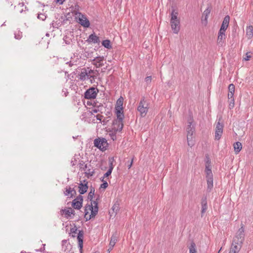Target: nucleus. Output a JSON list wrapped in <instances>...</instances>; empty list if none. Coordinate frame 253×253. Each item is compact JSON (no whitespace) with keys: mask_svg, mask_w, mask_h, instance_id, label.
<instances>
[{"mask_svg":"<svg viewBox=\"0 0 253 253\" xmlns=\"http://www.w3.org/2000/svg\"><path fill=\"white\" fill-rule=\"evenodd\" d=\"M123 102V97L119 98L117 101V107L116 108H120V107H122Z\"/></svg>","mask_w":253,"mask_h":253,"instance_id":"obj_37","label":"nucleus"},{"mask_svg":"<svg viewBox=\"0 0 253 253\" xmlns=\"http://www.w3.org/2000/svg\"><path fill=\"white\" fill-rule=\"evenodd\" d=\"M207 208H208L207 205H202V211H201L202 216H203V214L206 212Z\"/></svg>","mask_w":253,"mask_h":253,"instance_id":"obj_44","label":"nucleus"},{"mask_svg":"<svg viewBox=\"0 0 253 253\" xmlns=\"http://www.w3.org/2000/svg\"><path fill=\"white\" fill-rule=\"evenodd\" d=\"M111 113L110 112H107V113L106 114V115H108V117L110 116V115H111Z\"/></svg>","mask_w":253,"mask_h":253,"instance_id":"obj_62","label":"nucleus"},{"mask_svg":"<svg viewBox=\"0 0 253 253\" xmlns=\"http://www.w3.org/2000/svg\"><path fill=\"white\" fill-rule=\"evenodd\" d=\"M107 142L104 138H98L94 140V146L100 150H103L107 145Z\"/></svg>","mask_w":253,"mask_h":253,"instance_id":"obj_4","label":"nucleus"},{"mask_svg":"<svg viewBox=\"0 0 253 253\" xmlns=\"http://www.w3.org/2000/svg\"><path fill=\"white\" fill-rule=\"evenodd\" d=\"M228 98H231L233 97L235 92V85L233 84H231L228 86Z\"/></svg>","mask_w":253,"mask_h":253,"instance_id":"obj_25","label":"nucleus"},{"mask_svg":"<svg viewBox=\"0 0 253 253\" xmlns=\"http://www.w3.org/2000/svg\"><path fill=\"white\" fill-rule=\"evenodd\" d=\"M193 119L192 118H190L188 120V125L186 128V131L187 133V135L191 136L193 135V134L195 132V126L193 124Z\"/></svg>","mask_w":253,"mask_h":253,"instance_id":"obj_9","label":"nucleus"},{"mask_svg":"<svg viewBox=\"0 0 253 253\" xmlns=\"http://www.w3.org/2000/svg\"><path fill=\"white\" fill-rule=\"evenodd\" d=\"M38 18L42 20H44L46 18V16L43 14H39L38 15Z\"/></svg>","mask_w":253,"mask_h":253,"instance_id":"obj_45","label":"nucleus"},{"mask_svg":"<svg viewBox=\"0 0 253 253\" xmlns=\"http://www.w3.org/2000/svg\"><path fill=\"white\" fill-rule=\"evenodd\" d=\"M113 129L115 131H121L123 127H121V125H120V124L119 122H116V120H114L113 122Z\"/></svg>","mask_w":253,"mask_h":253,"instance_id":"obj_28","label":"nucleus"},{"mask_svg":"<svg viewBox=\"0 0 253 253\" xmlns=\"http://www.w3.org/2000/svg\"><path fill=\"white\" fill-rule=\"evenodd\" d=\"M234 151L236 154H238L242 148V144L240 142H236L234 144Z\"/></svg>","mask_w":253,"mask_h":253,"instance_id":"obj_29","label":"nucleus"},{"mask_svg":"<svg viewBox=\"0 0 253 253\" xmlns=\"http://www.w3.org/2000/svg\"><path fill=\"white\" fill-rule=\"evenodd\" d=\"M120 210L119 204L116 202L113 206L111 210L109 211V214L111 216H115L117 212Z\"/></svg>","mask_w":253,"mask_h":253,"instance_id":"obj_18","label":"nucleus"},{"mask_svg":"<svg viewBox=\"0 0 253 253\" xmlns=\"http://www.w3.org/2000/svg\"><path fill=\"white\" fill-rule=\"evenodd\" d=\"M171 28L174 34H177L180 30V21L170 22Z\"/></svg>","mask_w":253,"mask_h":253,"instance_id":"obj_13","label":"nucleus"},{"mask_svg":"<svg viewBox=\"0 0 253 253\" xmlns=\"http://www.w3.org/2000/svg\"><path fill=\"white\" fill-rule=\"evenodd\" d=\"M116 115H117V119H116V122H119V123L121 124V127H123L124 125L123 123V120L124 118V115L123 112V107H120V108H116Z\"/></svg>","mask_w":253,"mask_h":253,"instance_id":"obj_8","label":"nucleus"},{"mask_svg":"<svg viewBox=\"0 0 253 253\" xmlns=\"http://www.w3.org/2000/svg\"><path fill=\"white\" fill-rule=\"evenodd\" d=\"M111 168H112V169H113V162L111 161L110 160V161H109V169H110Z\"/></svg>","mask_w":253,"mask_h":253,"instance_id":"obj_56","label":"nucleus"},{"mask_svg":"<svg viewBox=\"0 0 253 253\" xmlns=\"http://www.w3.org/2000/svg\"><path fill=\"white\" fill-rule=\"evenodd\" d=\"M102 44L103 46L108 49L112 48V45L111 44L110 41L109 40H105L103 41Z\"/></svg>","mask_w":253,"mask_h":253,"instance_id":"obj_34","label":"nucleus"},{"mask_svg":"<svg viewBox=\"0 0 253 253\" xmlns=\"http://www.w3.org/2000/svg\"><path fill=\"white\" fill-rule=\"evenodd\" d=\"M230 20V17L228 15H226L223 19L221 26L219 31L225 32L226 30L228 27L229 23Z\"/></svg>","mask_w":253,"mask_h":253,"instance_id":"obj_14","label":"nucleus"},{"mask_svg":"<svg viewBox=\"0 0 253 253\" xmlns=\"http://www.w3.org/2000/svg\"><path fill=\"white\" fill-rule=\"evenodd\" d=\"M94 192L95 189L94 188H91L90 192L88 193L87 198L88 200H89L90 201H92V200L93 198V196L94 195Z\"/></svg>","mask_w":253,"mask_h":253,"instance_id":"obj_36","label":"nucleus"},{"mask_svg":"<svg viewBox=\"0 0 253 253\" xmlns=\"http://www.w3.org/2000/svg\"><path fill=\"white\" fill-rule=\"evenodd\" d=\"M133 158H131L130 160H128L127 162H126V164L128 169H129L131 167L133 163Z\"/></svg>","mask_w":253,"mask_h":253,"instance_id":"obj_39","label":"nucleus"},{"mask_svg":"<svg viewBox=\"0 0 253 253\" xmlns=\"http://www.w3.org/2000/svg\"><path fill=\"white\" fill-rule=\"evenodd\" d=\"M93 205V210H92L91 213L88 215L89 219H91V217H94L97 214L98 211V202L96 201H92L91 203Z\"/></svg>","mask_w":253,"mask_h":253,"instance_id":"obj_10","label":"nucleus"},{"mask_svg":"<svg viewBox=\"0 0 253 253\" xmlns=\"http://www.w3.org/2000/svg\"><path fill=\"white\" fill-rule=\"evenodd\" d=\"M207 191L210 192L213 188V177L207 178Z\"/></svg>","mask_w":253,"mask_h":253,"instance_id":"obj_26","label":"nucleus"},{"mask_svg":"<svg viewBox=\"0 0 253 253\" xmlns=\"http://www.w3.org/2000/svg\"><path fill=\"white\" fill-rule=\"evenodd\" d=\"M83 238H84V231L83 230H80L77 236L78 240V245L80 248V252L82 253L83 247Z\"/></svg>","mask_w":253,"mask_h":253,"instance_id":"obj_11","label":"nucleus"},{"mask_svg":"<svg viewBox=\"0 0 253 253\" xmlns=\"http://www.w3.org/2000/svg\"><path fill=\"white\" fill-rule=\"evenodd\" d=\"M211 11V8L210 7H208L203 12L202 20L203 21H205V24L207 23V19Z\"/></svg>","mask_w":253,"mask_h":253,"instance_id":"obj_22","label":"nucleus"},{"mask_svg":"<svg viewBox=\"0 0 253 253\" xmlns=\"http://www.w3.org/2000/svg\"><path fill=\"white\" fill-rule=\"evenodd\" d=\"M149 109V102L145 98L142 97L138 103L137 110L139 113L141 117H144L146 116Z\"/></svg>","mask_w":253,"mask_h":253,"instance_id":"obj_1","label":"nucleus"},{"mask_svg":"<svg viewBox=\"0 0 253 253\" xmlns=\"http://www.w3.org/2000/svg\"><path fill=\"white\" fill-rule=\"evenodd\" d=\"M113 247H111V245H109V248L107 250L108 253H110L111 251L113 249Z\"/></svg>","mask_w":253,"mask_h":253,"instance_id":"obj_57","label":"nucleus"},{"mask_svg":"<svg viewBox=\"0 0 253 253\" xmlns=\"http://www.w3.org/2000/svg\"><path fill=\"white\" fill-rule=\"evenodd\" d=\"M225 38V32L219 31L217 38V43L221 46L223 44V40Z\"/></svg>","mask_w":253,"mask_h":253,"instance_id":"obj_21","label":"nucleus"},{"mask_svg":"<svg viewBox=\"0 0 253 253\" xmlns=\"http://www.w3.org/2000/svg\"><path fill=\"white\" fill-rule=\"evenodd\" d=\"M110 118V116H109L107 118H104L103 120L101 121V123H103L104 125H106L108 122L109 121V118Z\"/></svg>","mask_w":253,"mask_h":253,"instance_id":"obj_48","label":"nucleus"},{"mask_svg":"<svg viewBox=\"0 0 253 253\" xmlns=\"http://www.w3.org/2000/svg\"><path fill=\"white\" fill-rule=\"evenodd\" d=\"M251 52H247L246 53V56L245 57H244L243 59L244 60H246V61H248V60H249L251 58V55H250L249 54H250Z\"/></svg>","mask_w":253,"mask_h":253,"instance_id":"obj_50","label":"nucleus"},{"mask_svg":"<svg viewBox=\"0 0 253 253\" xmlns=\"http://www.w3.org/2000/svg\"><path fill=\"white\" fill-rule=\"evenodd\" d=\"M242 243L237 242H236V243H235L234 241H233L230 250L238 253L242 246Z\"/></svg>","mask_w":253,"mask_h":253,"instance_id":"obj_19","label":"nucleus"},{"mask_svg":"<svg viewBox=\"0 0 253 253\" xmlns=\"http://www.w3.org/2000/svg\"><path fill=\"white\" fill-rule=\"evenodd\" d=\"M92 210H93V205L91 204L90 205H86L84 208V218L86 219V220H89L90 219L88 218V213L89 211H90L91 212H92Z\"/></svg>","mask_w":253,"mask_h":253,"instance_id":"obj_20","label":"nucleus"},{"mask_svg":"<svg viewBox=\"0 0 253 253\" xmlns=\"http://www.w3.org/2000/svg\"><path fill=\"white\" fill-rule=\"evenodd\" d=\"M86 42L88 43H98L100 42V40L99 37L94 33L89 36Z\"/></svg>","mask_w":253,"mask_h":253,"instance_id":"obj_15","label":"nucleus"},{"mask_svg":"<svg viewBox=\"0 0 253 253\" xmlns=\"http://www.w3.org/2000/svg\"><path fill=\"white\" fill-rule=\"evenodd\" d=\"M83 202V197L80 195L73 201L72 206L74 209L80 210L82 207Z\"/></svg>","mask_w":253,"mask_h":253,"instance_id":"obj_7","label":"nucleus"},{"mask_svg":"<svg viewBox=\"0 0 253 253\" xmlns=\"http://www.w3.org/2000/svg\"><path fill=\"white\" fill-rule=\"evenodd\" d=\"M79 78L81 81H84L86 79L94 78V76L88 75L86 70L85 69H83L82 71L79 74Z\"/></svg>","mask_w":253,"mask_h":253,"instance_id":"obj_16","label":"nucleus"},{"mask_svg":"<svg viewBox=\"0 0 253 253\" xmlns=\"http://www.w3.org/2000/svg\"><path fill=\"white\" fill-rule=\"evenodd\" d=\"M201 205H207V197H204L202 198L201 200Z\"/></svg>","mask_w":253,"mask_h":253,"instance_id":"obj_49","label":"nucleus"},{"mask_svg":"<svg viewBox=\"0 0 253 253\" xmlns=\"http://www.w3.org/2000/svg\"><path fill=\"white\" fill-rule=\"evenodd\" d=\"M84 183H83L82 182H80L79 186V192L81 194H84L88 189V182L85 180L84 181Z\"/></svg>","mask_w":253,"mask_h":253,"instance_id":"obj_12","label":"nucleus"},{"mask_svg":"<svg viewBox=\"0 0 253 253\" xmlns=\"http://www.w3.org/2000/svg\"><path fill=\"white\" fill-rule=\"evenodd\" d=\"M245 227L243 223L241 224V227L238 229L236 233L233 241L236 243V242L243 243L245 240Z\"/></svg>","mask_w":253,"mask_h":253,"instance_id":"obj_2","label":"nucleus"},{"mask_svg":"<svg viewBox=\"0 0 253 253\" xmlns=\"http://www.w3.org/2000/svg\"><path fill=\"white\" fill-rule=\"evenodd\" d=\"M189 253H197L196 250V244L194 242H192L191 243L190 246L189 248Z\"/></svg>","mask_w":253,"mask_h":253,"instance_id":"obj_33","label":"nucleus"},{"mask_svg":"<svg viewBox=\"0 0 253 253\" xmlns=\"http://www.w3.org/2000/svg\"><path fill=\"white\" fill-rule=\"evenodd\" d=\"M88 166V168L86 169V170H85V173L87 176L88 177L89 176H91L93 175L94 173V171L93 169H90L89 167L91 166L90 165H89Z\"/></svg>","mask_w":253,"mask_h":253,"instance_id":"obj_32","label":"nucleus"},{"mask_svg":"<svg viewBox=\"0 0 253 253\" xmlns=\"http://www.w3.org/2000/svg\"><path fill=\"white\" fill-rule=\"evenodd\" d=\"M112 171V168L109 169L107 170V171L104 174L103 179H104L105 177L109 176L111 174Z\"/></svg>","mask_w":253,"mask_h":253,"instance_id":"obj_41","label":"nucleus"},{"mask_svg":"<svg viewBox=\"0 0 253 253\" xmlns=\"http://www.w3.org/2000/svg\"><path fill=\"white\" fill-rule=\"evenodd\" d=\"M151 76H148L145 78V81L148 82H151Z\"/></svg>","mask_w":253,"mask_h":253,"instance_id":"obj_52","label":"nucleus"},{"mask_svg":"<svg viewBox=\"0 0 253 253\" xmlns=\"http://www.w3.org/2000/svg\"><path fill=\"white\" fill-rule=\"evenodd\" d=\"M171 18L170 22H173L175 21H180L179 19L178 18V12L176 11L175 9H173L171 12Z\"/></svg>","mask_w":253,"mask_h":253,"instance_id":"obj_23","label":"nucleus"},{"mask_svg":"<svg viewBox=\"0 0 253 253\" xmlns=\"http://www.w3.org/2000/svg\"><path fill=\"white\" fill-rule=\"evenodd\" d=\"M79 168L82 171H85L86 170V169L88 168V166L87 164H85L84 162L83 161H81L79 164Z\"/></svg>","mask_w":253,"mask_h":253,"instance_id":"obj_35","label":"nucleus"},{"mask_svg":"<svg viewBox=\"0 0 253 253\" xmlns=\"http://www.w3.org/2000/svg\"><path fill=\"white\" fill-rule=\"evenodd\" d=\"M230 100L229 103V108L230 109L233 108L234 106V97H232L231 98H229Z\"/></svg>","mask_w":253,"mask_h":253,"instance_id":"obj_42","label":"nucleus"},{"mask_svg":"<svg viewBox=\"0 0 253 253\" xmlns=\"http://www.w3.org/2000/svg\"><path fill=\"white\" fill-rule=\"evenodd\" d=\"M72 193L73 194V196L76 194V191L74 189H72Z\"/></svg>","mask_w":253,"mask_h":253,"instance_id":"obj_61","label":"nucleus"},{"mask_svg":"<svg viewBox=\"0 0 253 253\" xmlns=\"http://www.w3.org/2000/svg\"><path fill=\"white\" fill-rule=\"evenodd\" d=\"M60 212L62 214H65V216L67 219H68L71 216L70 208L68 209H62L61 210Z\"/></svg>","mask_w":253,"mask_h":253,"instance_id":"obj_31","label":"nucleus"},{"mask_svg":"<svg viewBox=\"0 0 253 253\" xmlns=\"http://www.w3.org/2000/svg\"><path fill=\"white\" fill-rule=\"evenodd\" d=\"M205 172L206 174V178L213 177L212 171L211 168V165L209 164L206 165Z\"/></svg>","mask_w":253,"mask_h":253,"instance_id":"obj_24","label":"nucleus"},{"mask_svg":"<svg viewBox=\"0 0 253 253\" xmlns=\"http://www.w3.org/2000/svg\"><path fill=\"white\" fill-rule=\"evenodd\" d=\"M99 112V109H92V111H91V113L93 114V113H97Z\"/></svg>","mask_w":253,"mask_h":253,"instance_id":"obj_54","label":"nucleus"},{"mask_svg":"<svg viewBox=\"0 0 253 253\" xmlns=\"http://www.w3.org/2000/svg\"><path fill=\"white\" fill-rule=\"evenodd\" d=\"M64 194L66 196H68L69 194H71V197H72L73 196V194L72 193V188L71 187H66Z\"/></svg>","mask_w":253,"mask_h":253,"instance_id":"obj_38","label":"nucleus"},{"mask_svg":"<svg viewBox=\"0 0 253 253\" xmlns=\"http://www.w3.org/2000/svg\"><path fill=\"white\" fill-rule=\"evenodd\" d=\"M102 181L103 183L100 185V188H106L108 186V183L106 181H104L103 179L102 180Z\"/></svg>","mask_w":253,"mask_h":253,"instance_id":"obj_43","label":"nucleus"},{"mask_svg":"<svg viewBox=\"0 0 253 253\" xmlns=\"http://www.w3.org/2000/svg\"><path fill=\"white\" fill-rule=\"evenodd\" d=\"M187 143H188V146L192 147L195 144V141L194 139L190 140L188 139Z\"/></svg>","mask_w":253,"mask_h":253,"instance_id":"obj_47","label":"nucleus"},{"mask_svg":"<svg viewBox=\"0 0 253 253\" xmlns=\"http://www.w3.org/2000/svg\"><path fill=\"white\" fill-rule=\"evenodd\" d=\"M104 59V58L103 56H97L93 60V64L97 68L102 67L103 65L102 62Z\"/></svg>","mask_w":253,"mask_h":253,"instance_id":"obj_17","label":"nucleus"},{"mask_svg":"<svg viewBox=\"0 0 253 253\" xmlns=\"http://www.w3.org/2000/svg\"><path fill=\"white\" fill-rule=\"evenodd\" d=\"M56 1L58 3L61 4L63 3V2L65 1V0H57Z\"/></svg>","mask_w":253,"mask_h":253,"instance_id":"obj_58","label":"nucleus"},{"mask_svg":"<svg viewBox=\"0 0 253 253\" xmlns=\"http://www.w3.org/2000/svg\"><path fill=\"white\" fill-rule=\"evenodd\" d=\"M77 231V229L76 227L71 228L70 232L72 234H76Z\"/></svg>","mask_w":253,"mask_h":253,"instance_id":"obj_51","label":"nucleus"},{"mask_svg":"<svg viewBox=\"0 0 253 253\" xmlns=\"http://www.w3.org/2000/svg\"><path fill=\"white\" fill-rule=\"evenodd\" d=\"M188 139L190 140L194 139V137H193V135H191V136L187 135V141H188Z\"/></svg>","mask_w":253,"mask_h":253,"instance_id":"obj_53","label":"nucleus"},{"mask_svg":"<svg viewBox=\"0 0 253 253\" xmlns=\"http://www.w3.org/2000/svg\"><path fill=\"white\" fill-rule=\"evenodd\" d=\"M246 35L248 39H251L253 36V26H249L246 29Z\"/></svg>","mask_w":253,"mask_h":253,"instance_id":"obj_27","label":"nucleus"},{"mask_svg":"<svg viewBox=\"0 0 253 253\" xmlns=\"http://www.w3.org/2000/svg\"><path fill=\"white\" fill-rule=\"evenodd\" d=\"M210 163H211L210 160V159L208 158L207 159V162H206V165H208V164H209V165H210Z\"/></svg>","mask_w":253,"mask_h":253,"instance_id":"obj_60","label":"nucleus"},{"mask_svg":"<svg viewBox=\"0 0 253 253\" xmlns=\"http://www.w3.org/2000/svg\"><path fill=\"white\" fill-rule=\"evenodd\" d=\"M94 117H95L96 118V119L97 120L99 121V123L101 122L102 119L104 118L103 116H102L100 114H98L96 116H94Z\"/></svg>","mask_w":253,"mask_h":253,"instance_id":"obj_46","label":"nucleus"},{"mask_svg":"<svg viewBox=\"0 0 253 253\" xmlns=\"http://www.w3.org/2000/svg\"><path fill=\"white\" fill-rule=\"evenodd\" d=\"M70 214H71V215L72 214L73 215H75V211L74 210H73L72 208H70Z\"/></svg>","mask_w":253,"mask_h":253,"instance_id":"obj_55","label":"nucleus"},{"mask_svg":"<svg viewBox=\"0 0 253 253\" xmlns=\"http://www.w3.org/2000/svg\"><path fill=\"white\" fill-rule=\"evenodd\" d=\"M117 241V236L116 233L113 234L111 238L110 242L109 243V245H111V247H114L115 244Z\"/></svg>","mask_w":253,"mask_h":253,"instance_id":"obj_30","label":"nucleus"},{"mask_svg":"<svg viewBox=\"0 0 253 253\" xmlns=\"http://www.w3.org/2000/svg\"><path fill=\"white\" fill-rule=\"evenodd\" d=\"M77 15H78L79 23L84 27H89L90 22L86 17L80 12L77 14Z\"/></svg>","mask_w":253,"mask_h":253,"instance_id":"obj_5","label":"nucleus"},{"mask_svg":"<svg viewBox=\"0 0 253 253\" xmlns=\"http://www.w3.org/2000/svg\"><path fill=\"white\" fill-rule=\"evenodd\" d=\"M22 37V33L18 31L17 33H15V38L17 40H20Z\"/></svg>","mask_w":253,"mask_h":253,"instance_id":"obj_40","label":"nucleus"},{"mask_svg":"<svg viewBox=\"0 0 253 253\" xmlns=\"http://www.w3.org/2000/svg\"><path fill=\"white\" fill-rule=\"evenodd\" d=\"M21 5V6H23V3H19V5Z\"/></svg>","mask_w":253,"mask_h":253,"instance_id":"obj_64","label":"nucleus"},{"mask_svg":"<svg viewBox=\"0 0 253 253\" xmlns=\"http://www.w3.org/2000/svg\"><path fill=\"white\" fill-rule=\"evenodd\" d=\"M223 125L220 123L219 119L218 122L216 124L215 132V139L219 140L223 133Z\"/></svg>","mask_w":253,"mask_h":253,"instance_id":"obj_6","label":"nucleus"},{"mask_svg":"<svg viewBox=\"0 0 253 253\" xmlns=\"http://www.w3.org/2000/svg\"><path fill=\"white\" fill-rule=\"evenodd\" d=\"M229 253H237L236 252H235V251H230L229 252Z\"/></svg>","mask_w":253,"mask_h":253,"instance_id":"obj_63","label":"nucleus"},{"mask_svg":"<svg viewBox=\"0 0 253 253\" xmlns=\"http://www.w3.org/2000/svg\"><path fill=\"white\" fill-rule=\"evenodd\" d=\"M98 92L99 90L96 87H90L84 92V98L87 99H94Z\"/></svg>","mask_w":253,"mask_h":253,"instance_id":"obj_3","label":"nucleus"},{"mask_svg":"<svg viewBox=\"0 0 253 253\" xmlns=\"http://www.w3.org/2000/svg\"><path fill=\"white\" fill-rule=\"evenodd\" d=\"M94 73V70H91V69H90V70L88 71V72L87 73H88V75H90V74H93Z\"/></svg>","mask_w":253,"mask_h":253,"instance_id":"obj_59","label":"nucleus"}]
</instances>
